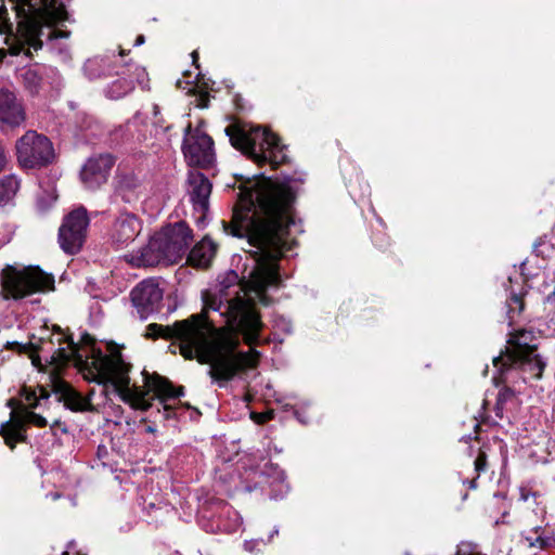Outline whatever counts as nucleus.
Segmentation results:
<instances>
[{
	"label": "nucleus",
	"mask_w": 555,
	"mask_h": 555,
	"mask_svg": "<svg viewBox=\"0 0 555 555\" xmlns=\"http://www.w3.org/2000/svg\"><path fill=\"white\" fill-rule=\"evenodd\" d=\"M21 396L24 397V399L29 403V406L31 409L37 408L39 398L35 390L24 387L21 392Z\"/></svg>",
	"instance_id": "c85d7f7f"
},
{
	"label": "nucleus",
	"mask_w": 555,
	"mask_h": 555,
	"mask_svg": "<svg viewBox=\"0 0 555 555\" xmlns=\"http://www.w3.org/2000/svg\"><path fill=\"white\" fill-rule=\"evenodd\" d=\"M46 427L47 420L33 411L25 410L21 415L15 411L10 413V420L0 426V436L10 449H14L18 441H25V424Z\"/></svg>",
	"instance_id": "ddd939ff"
},
{
	"label": "nucleus",
	"mask_w": 555,
	"mask_h": 555,
	"mask_svg": "<svg viewBox=\"0 0 555 555\" xmlns=\"http://www.w3.org/2000/svg\"><path fill=\"white\" fill-rule=\"evenodd\" d=\"M140 231L139 218L132 212L124 211L113 222L109 235L113 244L121 247L133 242Z\"/></svg>",
	"instance_id": "f3484780"
},
{
	"label": "nucleus",
	"mask_w": 555,
	"mask_h": 555,
	"mask_svg": "<svg viewBox=\"0 0 555 555\" xmlns=\"http://www.w3.org/2000/svg\"><path fill=\"white\" fill-rule=\"evenodd\" d=\"M135 70H139L140 73H142V74H143V70H142V69H140L139 67H135Z\"/></svg>",
	"instance_id": "8fccbe9b"
},
{
	"label": "nucleus",
	"mask_w": 555,
	"mask_h": 555,
	"mask_svg": "<svg viewBox=\"0 0 555 555\" xmlns=\"http://www.w3.org/2000/svg\"><path fill=\"white\" fill-rule=\"evenodd\" d=\"M26 118L24 105L13 91L0 90V128H15Z\"/></svg>",
	"instance_id": "dca6fc26"
},
{
	"label": "nucleus",
	"mask_w": 555,
	"mask_h": 555,
	"mask_svg": "<svg viewBox=\"0 0 555 555\" xmlns=\"http://www.w3.org/2000/svg\"><path fill=\"white\" fill-rule=\"evenodd\" d=\"M515 397V391L511 387H503L500 389L496 401L500 402V404H506L508 401H511Z\"/></svg>",
	"instance_id": "c756f323"
},
{
	"label": "nucleus",
	"mask_w": 555,
	"mask_h": 555,
	"mask_svg": "<svg viewBox=\"0 0 555 555\" xmlns=\"http://www.w3.org/2000/svg\"><path fill=\"white\" fill-rule=\"evenodd\" d=\"M302 180L285 176L282 180L260 175L242 186L240 210L231 222L222 221L225 233L247 237L254 247V267L246 286L237 285V274L230 271L215 287L202 292L203 311L176 321L172 325L151 323L145 336L180 341V353L189 360L208 364V375L219 387L240 372L257 365L259 352L238 350L242 335L248 346L259 343L262 322L256 304L270 306L267 291L282 284L280 261L292 250L296 228L294 204Z\"/></svg>",
	"instance_id": "f257e3e1"
},
{
	"label": "nucleus",
	"mask_w": 555,
	"mask_h": 555,
	"mask_svg": "<svg viewBox=\"0 0 555 555\" xmlns=\"http://www.w3.org/2000/svg\"><path fill=\"white\" fill-rule=\"evenodd\" d=\"M5 348L9 349V350H13V351H16L18 353H34V352H37V347L29 343V344H21L18 341H7L5 343ZM31 359H33V364L34 365H38L40 359L38 356H34L31 354Z\"/></svg>",
	"instance_id": "393cba45"
},
{
	"label": "nucleus",
	"mask_w": 555,
	"mask_h": 555,
	"mask_svg": "<svg viewBox=\"0 0 555 555\" xmlns=\"http://www.w3.org/2000/svg\"><path fill=\"white\" fill-rule=\"evenodd\" d=\"M115 162V157L109 153L89 157L80 170V179L83 185L90 190L99 189L107 181Z\"/></svg>",
	"instance_id": "4468645a"
},
{
	"label": "nucleus",
	"mask_w": 555,
	"mask_h": 555,
	"mask_svg": "<svg viewBox=\"0 0 555 555\" xmlns=\"http://www.w3.org/2000/svg\"><path fill=\"white\" fill-rule=\"evenodd\" d=\"M404 555H411V553L410 552H405Z\"/></svg>",
	"instance_id": "603ef678"
},
{
	"label": "nucleus",
	"mask_w": 555,
	"mask_h": 555,
	"mask_svg": "<svg viewBox=\"0 0 555 555\" xmlns=\"http://www.w3.org/2000/svg\"><path fill=\"white\" fill-rule=\"evenodd\" d=\"M189 195L193 203L194 210L199 214L196 218L198 224L204 223L209 208V196L212 184L202 172L194 170L189 173Z\"/></svg>",
	"instance_id": "2eb2a0df"
},
{
	"label": "nucleus",
	"mask_w": 555,
	"mask_h": 555,
	"mask_svg": "<svg viewBox=\"0 0 555 555\" xmlns=\"http://www.w3.org/2000/svg\"><path fill=\"white\" fill-rule=\"evenodd\" d=\"M129 65L118 66L114 72L118 78L113 80L104 89V93L108 99L118 100L134 89V80L129 75Z\"/></svg>",
	"instance_id": "412c9836"
},
{
	"label": "nucleus",
	"mask_w": 555,
	"mask_h": 555,
	"mask_svg": "<svg viewBox=\"0 0 555 555\" xmlns=\"http://www.w3.org/2000/svg\"><path fill=\"white\" fill-rule=\"evenodd\" d=\"M271 414H263V413H251V418L257 423V424H263L266 423L267 421H269L271 418Z\"/></svg>",
	"instance_id": "72a5a7b5"
},
{
	"label": "nucleus",
	"mask_w": 555,
	"mask_h": 555,
	"mask_svg": "<svg viewBox=\"0 0 555 555\" xmlns=\"http://www.w3.org/2000/svg\"><path fill=\"white\" fill-rule=\"evenodd\" d=\"M50 385L57 400L67 409L75 412L88 410L89 402L56 373L50 375Z\"/></svg>",
	"instance_id": "a211bd4d"
},
{
	"label": "nucleus",
	"mask_w": 555,
	"mask_h": 555,
	"mask_svg": "<svg viewBox=\"0 0 555 555\" xmlns=\"http://www.w3.org/2000/svg\"><path fill=\"white\" fill-rule=\"evenodd\" d=\"M296 416H297V418L299 420V422L305 423V421H304L302 418H300V417H299L298 413H296Z\"/></svg>",
	"instance_id": "de8ad7c7"
},
{
	"label": "nucleus",
	"mask_w": 555,
	"mask_h": 555,
	"mask_svg": "<svg viewBox=\"0 0 555 555\" xmlns=\"http://www.w3.org/2000/svg\"><path fill=\"white\" fill-rule=\"evenodd\" d=\"M130 295L138 314L142 320H145L159 310L164 291L157 279L150 278L140 282Z\"/></svg>",
	"instance_id": "f8f14e48"
},
{
	"label": "nucleus",
	"mask_w": 555,
	"mask_h": 555,
	"mask_svg": "<svg viewBox=\"0 0 555 555\" xmlns=\"http://www.w3.org/2000/svg\"><path fill=\"white\" fill-rule=\"evenodd\" d=\"M155 235L167 255V262L170 263L182 259L193 242V232L184 221L168 224Z\"/></svg>",
	"instance_id": "9d476101"
},
{
	"label": "nucleus",
	"mask_w": 555,
	"mask_h": 555,
	"mask_svg": "<svg viewBox=\"0 0 555 555\" xmlns=\"http://www.w3.org/2000/svg\"><path fill=\"white\" fill-rule=\"evenodd\" d=\"M530 496H533L535 498L537 496V492H532L530 490H528L527 488H520V500L521 501H528Z\"/></svg>",
	"instance_id": "f704fd0d"
},
{
	"label": "nucleus",
	"mask_w": 555,
	"mask_h": 555,
	"mask_svg": "<svg viewBox=\"0 0 555 555\" xmlns=\"http://www.w3.org/2000/svg\"><path fill=\"white\" fill-rule=\"evenodd\" d=\"M20 189V181L14 175L0 179V206L8 204Z\"/></svg>",
	"instance_id": "b1692460"
},
{
	"label": "nucleus",
	"mask_w": 555,
	"mask_h": 555,
	"mask_svg": "<svg viewBox=\"0 0 555 555\" xmlns=\"http://www.w3.org/2000/svg\"><path fill=\"white\" fill-rule=\"evenodd\" d=\"M73 545H74V542H69L68 548H72Z\"/></svg>",
	"instance_id": "09e8293b"
},
{
	"label": "nucleus",
	"mask_w": 555,
	"mask_h": 555,
	"mask_svg": "<svg viewBox=\"0 0 555 555\" xmlns=\"http://www.w3.org/2000/svg\"><path fill=\"white\" fill-rule=\"evenodd\" d=\"M143 180L133 170L118 168L112 180L111 204L133 205L143 194Z\"/></svg>",
	"instance_id": "9b49d317"
},
{
	"label": "nucleus",
	"mask_w": 555,
	"mask_h": 555,
	"mask_svg": "<svg viewBox=\"0 0 555 555\" xmlns=\"http://www.w3.org/2000/svg\"><path fill=\"white\" fill-rule=\"evenodd\" d=\"M56 201V196L46 191L37 196L36 206L40 212H46Z\"/></svg>",
	"instance_id": "a878e982"
},
{
	"label": "nucleus",
	"mask_w": 555,
	"mask_h": 555,
	"mask_svg": "<svg viewBox=\"0 0 555 555\" xmlns=\"http://www.w3.org/2000/svg\"><path fill=\"white\" fill-rule=\"evenodd\" d=\"M541 530H542L541 526H537V527L531 529V531H533L534 533H539Z\"/></svg>",
	"instance_id": "a18cd8bd"
},
{
	"label": "nucleus",
	"mask_w": 555,
	"mask_h": 555,
	"mask_svg": "<svg viewBox=\"0 0 555 555\" xmlns=\"http://www.w3.org/2000/svg\"><path fill=\"white\" fill-rule=\"evenodd\" d=\"M16 404H17V401L14 398L9 399L8 403H7V405L11 409H14L16 406Z\"/></svg>",
	"instance_id": "79ce46f5"
},
{
	"label": "nucleus",
	"mask_w": 555,
	"mask_h": 555,
	"mask_svg": "<svg viewBox=\"0 0 555 555\" xmlns=\"http://www.w3.org/2000/svg\"><path fill=\"white\" fill-rule=\"evenodd\" d=\"M231 145L258 165L269 163L273 168L288 163L286 146L273 132L251 125L233 124L224 129Z\"/></svg>",
	"instance_id": "20e7f679"
},
{
	"label": "nucleus",
	"mask_w": 555,
	"mask_h": 555,
	"mask_svg": "<svg viewBox=\"0 0 555 555\" xmlns=\"http://www.w3.org/2000/svg\"><path fill=\"white\" fill-rule=\"evenodd\" d=\"M182 152L189 165L208 168L215 160L214 141L201 127L185 128Z\"/></svg>",
	"instance_id": "1a4fd4ad"
},
{
	"label": "nucleus",
	"mask_w": 555,
	"mask_h": 555,
	"mask_svg": "<svg viewBox=\"0 0 555 555\" xmlns=\"http://www.w3.org/2000/svg\"><path fill=\"white\" fill-rule=\"evenodd\" d=\"M163 262L168 263L167 255L155 234L138 255L132 256V263L137 267H154Z\"/></svg>",
	"instance_id": "6ab92c4d"
},
{
	"label": "nucleus",
	"mask_w": 555,
	"mask_h": 555,
	"mask_svg": "<svg viewBox=\"0 0 555 555\" xmlns=\"http://www.w3.org/2000/svg\"><path fill=\"white\" fill-rule=\"evenodd\" d=\"M522 338H525V334H521L519 337V339ZM535 346L518 340L514 349L506 348L504 353L494 357L493 366L500 374L499 377L493 378L495 385L504 383L506 380L505 374L515 369L530 373L534 378H541L546 363L535 353Z\"/></svg>",
	"instance_id": "423d86ee"
},
{
	"label": "nucleus",
	"mask_w": 555,
	"mask_h": 555,
	"mask_svg": "<svg viewBox=\"0 0 555 555\" xmlns=\"http://www.w3.org/2000/svg\"><path fill=\"white\" fill-rule=\"evenodd\" d=\"M49 392L47 391V389L44 387H40V396L38 397L39 399H48L49 398Z\"/></svg>",
	"instance_id": "4c0bfd02"
},
{
	"label": "nucleus",
	"mask_w": 555,
	"mask_h": 555,
	"mask_svg": "<svg viewBox=\"0 0 555 555\" xmlns=\"http://www.w3.org/2000/svg\"><path fill=\"white\" fill-rule=\"evenodd\" d=\"M262 544L266 545L267 542L263 539H253L244 542V550L253 553L257 545Z\"/></svg>",
	"instance_id": "473e14b6"
},
{
	"label": "nucleus",
	"mask_w": 555,
	"mask_h": 555,
	"mask_svg": "<svg viewBox=\"0 0 555 555\" xmlns=\"http://www.w3.org/2000/svg\"><path fill=\"white\" fill-rule=\"evenodd\" d=\"M145 431L149 434H154L156 431V427L150 425L145 428Z\"/></svg>",
	"instance_id": "c03bdc74"
},
{
	"label": "nucleus",
	"mask_w": 555,
	"mask_h": 555,
	"mask_svg": "<svg viewBox=\"0 0 555 555\" xmlns=\"http://www.w3.org/2000/svg\"><path fill=\"white\" fill-rule=\"evenodd\" d=\"M15 11L16 26L9 18L4 0H0V33L7 34L13 43L12 54L25 53L31 56L34 51L46 47L50 52L63 57L68 56L70 31L56 26L68 20V13L61 0H10Z\"/></svg>",
	"instance_id": "7ed1b4c3"
},
{
	"label": "nucleus",
	"mask_w": 555,
	"mask_h": 555,
	"mask_svg": "<svg viewBox=\"0 0 555 555\" xmlns=\"http://www.w3.org/2000/svg\"><path fill=\"white\" fill-rule=\"evenodd\" d=\"M191 55H192L193 64L196 66V68H198V64H197L198 53L196 51H193Z\"/></svg>",
	"instance_id": "a19ab883"
},
{
	"label": "nucleus",
	"mask_w": 555,
	"mask_h": 555,
	"mask_svg": "<svg viewBox=\"0 0 555 555\" xmlns=\"http://www.w3.org/2000/svg\"><path fill=\"white\" fill-rule=\"evenodd\" d=\"M464 483H466V481H464ZM467 483H468L469 489H476L477 488L476 478L470 480V481H467Z\"/></svg>",
	"instance_id": "37998d69"
},
{
	"label": "nucleus",
	"mask_w": 555,
	"mask_h": 555,
	"mask_svg": "<svg viewBox=\"0 0 555 555\" xmlns=\"http://www.w3.org/2000/svg\"><path fill=\"white\" fill-rule=\"evenodd\" d=\"M455 555H482V554L477 550L476 544L463 542L459 545Z\"/></svg>",
	"instance_id": "cd10ccee"
},
{
	"label": "nucleus",
	"mask_w": 555,
	"mask_h": 555,
	"mask_svg": "<svg viewBox=\"0 0 555 555\" xmlns=\"http://www.w3.org/2000/svg\"><path fill=\"white\" fill-rule=\"evenodd\" d=\"M145 42V37L143 35H139L135 39L134 46H141Z\"/></svg>",
	"instance_id": "ea45409f"
},
{
	"label": "nucleus",
	"mask_w": 555,
	"mask_h": 555,
	"mask_svg": "<svg viewBox=\"0 0 555 555\" xmlns=\"http://www.w3.org/2000/svg\"><path fill=\"white\" fill-rule=\"evenodd\" d=\"M208 104H209V95H208V93L202 94L199 96V99H198L197 106L202 107V108H206V107H208Z\"/></svg>",
	"instance_id": "c9c22d12"
},
{
	"label": "nucleus",
	"mask_w": 555,
	"mask_h": 555,
	"mask_svg": "<svg viewBox=\"0 0 555 555\" xmlns=\"http://www.w3.org/2000/svg\"><path fill=\"white\" fill-rule=\"evenodd\" d=\"M21 79L24 88L31 94H38L42 85L41 68L36 65L34 67L23 68L21 72Z\"/></svg>",
	"instance_id": "5701e85b"
},
{
	"label": "nucleus",
	"mask_w": 555,
	"mask_h": 555,
	"mask_svg": "<svg viewBox=\"0 0 555 555\" xmlns=\"http://www.w3.org/2000/svg\"><path fill=\"white\" fill-rule=\"evenodd\" d=\"M217 248L218 245L205 236L189 251L186 261L195 268H208L216 256Z\"/></svg>",
	"instance_id": "aec40b11"
},
{
	"label": "nucleus",
	"mask_w": 555,
	"mask_h": 555,
	"mask_svg": "<svg viewBox=\"0 0 555 555\" xmlns=\"http://www.w3.org/2000/svg\"><path fill=\"white\" fill-rule=\"evenodd\" d=\"M475 470L477 474H480L481 472H485L487 468V455L483 452H479L477 457L474 461Z\"/></svg>",
	"instance_id": "2f4dec72"
},
{
	"label": "nucleus",
	"mask_w": 555,
	"mask_h": 555,
	"mask_svg": "<svg viewBox=\"0 0 555 555\" xmlns=\"http://www.w3.org/2000/svg\"><path fill=\"white\" fill-rule=\"evenodd\" d=\"M5 298L22 299L34 293L53 289L54 278L44 273L39 267L17 270L8 266L1 274Z\"/></svg>",
	"instance_id": "39448f33"
},
{
	"label": "nucleus",
	"mask_w": 555,
	"mask_h": 555,
	"mask_svg": "<svg viewBox=\"0 0 555 555\" xmlns=\"http://www.w3.org/2000/svg\"><path fill=\"white\" fill-rule=\"evenodd\" d=\"M116 69H118V66L108 56L89 59L83 65L85 75L89 80L112 77Z\"/></svg>",
	"instance_id": "4be33fe9"
},
{
	"label": "nucleus",
	"mask_w": 555,
	"mask_h": 555,
	"mask_svg": "<svg viewBox=\"0 0 555 555\" xmlns=\"http://www.w3.org/2000/svg\"><path fill=\"white\" fill-rule=\"evenodd\" d=\"M504 409L505 404H500V402L496 401L494 406L495 416L499 418H503Z\"/></svg>",
	"instance_id": "e433bc0d"
},
{
	"label": "nucleus",
	"mask_w": 555,
	"mask_h": 555,
	"mask_svg": "<svg viewBox=\"0 0 555 555\" xmlns=\"http://www.w3.org/2000/svg\"><path fill=\"white\" fill-rule=\"evenodd\" d=\"M89 223L88 211L83 206H79L64 217L59 229V243L66 254L75 255L81 249Z\"/></svg>",
	"instance_id": "6e6552de"
},
{
	"label": "nucleus",
	"mask_w": 555,
	"mask_h": 555,
	"mask_svg": "<svg viewBox=\"0 0 555 555\" xmlns=\"http://www.w3.org/2000/svg\"><path fill=\"white\" fill-rule=\"evenodd\" d=\"M60 425V422L59 421H55L54 424L51 425V429L54 428V426H59Z\"/></svg>",
	"instance_id": "49530a36"
},
{
	"label": "nucleus",
	"mask_w": 555,
	"mask_h": 555,
	"mask_svg": "<svg viewBox=\"0 0 555 555\" xmlns=\"http://www.w3.org/2000/svg\"><path fill=\"white\" fill-rule=\"evenodd\" d=\"M62 555H69V554H68V552L66 551V552H64Z\"/></svg>",
	"instance_id": "3c124183"
},
{
	"label": "nucleus",
	"mask_w": 555,
	"mask_h": 555,
	"mask_svg": "<svg viewBox=\"0 0 555 555\" xmlns=\"http://www.w3.org/2000/svg\"><path fill=\"white\" fill-rule=\"evenodd\" d=\"M64 341L67 347H60L53 356L52 362L56 367L66 365L73 361L75 365L85 374V376L99 384L109 383L114 391L120 399L130 404L134 410L147 411L152 403L146 400L149 391L155 392L163 400L176 399L184 395V388H175L165 377L143 372L144 383L147 390L137 386L130 387V363H127L120 352L107 356L95 345L92 335L83 333L80 337V346L72 337H66Z\"/></svg>",
	"instance_id": "f03ea898"
},
{
	"label": "nucleus",
	"mask_w": 555,
	"mask_h": 555,
	"mask_svg": "<svg viewBox=\"0 0 555 555\" xmlns=\"http://www.w3.org/2000/svg\"><path fill=\"white\" fill-rule=\"evenodd\" d=\"M278 534H279V528H278V527H275V528L271 531V533L269 534V538H268L267 543H270V542L272 541V539H273L275 535H278Z\"/></svg>",
	"instance_id": "58836bf2"
},
{
	"label": "nucleus",
	"mask_w": 555,
	"mask_h": 555,
	"mask_svg": "<svg viewBox=\"0 0 555 555\" xmlns=\"http://www.w3.org/2000/svg\"><path fill=\"white\" fill-rule=\"evenodd\" d=\"M508 312H514V310L517 308L518 312H520L524 309L522 298L520 295L512 294L508 301Z\"/></svg>",
	"instance_id": "7c9ffc66"
},
{
	"label": "nucleus",
	"mask_w": 555,
	"mask_h": 555,
	"mask_svg": "<svg viewBox=\"0 0 555 555\" xmlns=\"http://www.w3.org/2000/svg\"><path fill=\"white\" fill-rule=\"evenodd\" d=\"M525 539L530 547L539 546L540 548H545L551 545L550 539L542 537L541 534H539L537 538L525 535Z\"/></svg>",
	"instance_id": "bb28decb"
},
{
	"label": "nucleus",
	"mask_w": 555,
	"mask_h": 555,
	"mask_svg": "<svg viewBox=\"0 0 555 555\" xmlns=\"http://www.w3.org/2000/svg\"><path fill=\"white\" fill-rule=\"evenodd\" d=\"M16 153L20 164L25 168L44 167L54 158L51 141L36 131H27L16 142Z\"/></svg>",
	"instance_id": "0eeeda50"
}]
</instances>
